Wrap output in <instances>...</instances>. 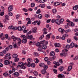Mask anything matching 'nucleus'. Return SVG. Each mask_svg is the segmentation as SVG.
<instances>
[{
    "instance_id": "obj_1",
    "label": "nucleus",
    "mask_w": 78,
    "mask_h": 78,
    "mask_svg": "<svg viewBox=\"0 0 78 78\" xmlns=\"http://www.w3.org/2000/svg\"><path fill=\"white\" fill-rule=\"evenodd\" d=\"M28 62V64H27V63H23L20 62L18 63V65L17 66L18 67H20L21 69H25L26 67L25 66H27L28 67H30L31 66V62H32L33 60L31 59H30L29 58L27 59V60Z\"/></svg>"
},
{
    "instance_id": "obj_2",
    "label": "nucleus",
    "mask_w": 78,
    "mask_h": 78,
    "mask_svg": "<svg viewBox=\"0 0 78 78\" xmlns=\"http://www.w3.org/2000/svg\"><path fill=\"white\" fill-rule=\"evenodd\" d=\"M67 51H68L67 49L63 50L62 53H60V56L62 57H63V56H66V53H67L66 52Z\"/></svg>"
},
{
    "instance_id": "obj_3",
    "label": "nucleus",
    "mask_w": 78,
    "mask_h": 78,
    "mask_svg": "<svg viewBox=\"0 0 78 78\" xmlns=\"http://www.w3.org/2000/svg\"><path fill=\"white\" fill-rule=\"evenodd\" d=\"M30 32H28L27 34L26 35V37H27V39H30V40H31L32 39V38H33V36H29V35H28L29 34H30Z\"/></svg>"
},
{
    "instance_id": "obj_4",
    "label": "nucleus",
    "mask_w": 78,
    "mask_h": 78,
    "mask_svg": "<svg viewBox=\"0 0 78 78\" xmlns=\"http://www.w3.org/2000/svg\"><path fill=\"white\" fill-rule=\"evenodd\" d=\"M13 9V6L12 5H9L8 7V11L10 12Z\"/></svg>"
},
{
    "instance_id": "obj_5",
    "label": "nucleus",
    "mask_w": 78,
    "mask_h": 78,
    "mask_svg": "<svg viewBox=\"0 0 78 78\" xmlns=\"http://www.w3.org/2000/svg\"><path fill=\"white\" fill-rule=\"evenodd\" d=\"M58 31L59 32H60L61 33V34H64V29H62L61 28H60L58 29Z\"/></svg>"
},
{
    "instance_id": "obj_6",
    "label": "nucleus",
    "mask_w": 78,
    "mask_h": 78,
    "mask_svg": "<svg viewBox=\"0 0 78 78\" xmlns=\"http://www.w3.org/2000/svg\"><path fill=\"white\" fill-rule=\"evenodd\" d=\"M55 23L58 25H59L61 24V23L60 22V21L59 20L57 19L55 20Z\"/></svg>"
},
{
    "instance_id": "obj_7",
    "label": "nucleus",
    "mask_w": 78,
    "mask_h": 78,
    "mask_svg": "<svg viewBox=\"0 0 78 78\" xmlns=\"http://www.w3.org/2000/svg\"><path fill=\"white\" fill-rule=\"evenodd\" d=\"M26 20H27V21L28 20V22L27 23V24H31V20H30V18H27L26 19Z\"/></svg>"
},
{
    "instance_id": "obj_8",
    "label": "nucleus",
    "mask_w": 78,
    "mask_h": 78,
    "mask_svg": "<svg viewBox=\"0 0 78 78\" xmlns=\"http://www.w3.org/2000/svg\"><path fill=\"white\" fill-rule=\"evenodd\" d=\"M22 42V43H23V44H26L27 42V38L23 39Z\"/></svg>"
},
{
    "instance_id": "obj_9",
    "label": "nucleus",
    "mask_w": 78,
    "mask_h": 78,
    "mask_svg": "<svg viewBox=\"0 0 78 78\" xmlns=\"http://www.w3.org/2000/svg\"><path fill=\"white\" fill-rule=\"evenodd\" d=\"M9 64V61L7 60L4 61V64L5 65H8Z\"/></svg>"
},
{
    "instance_id": "obj_10",
    "label": "nucleus",
    "mask_w": 78,
    "mask_h": 78,
    "mask_svg": "<svg viewBox=\"0 0 78 78\" xmlns=\"http://www.w3.org/2000/svg\"><path fill=\"white\" fill-rule=\"evenodd\" d=\"M36 30H37V28L35 27L32 29V31L34 33H36Z\"/></svg>"
},
{
    "instance_id": "obj_11",
    "label": "nucleus",
    "mask_w": 78,
    "mask_h": 78,
    "mask_svg": "<svg viewBox=\"0 0 78 78\" xmlns=\"http://www.w3.org/2000/svg\"><path fill=\"white\" fill-rule=\"evenodd\" d=\"M11 55V54L9 53H8L6 54L5 55V57H4V58L5 59H7V57L8 56H9Z\"/></svg>"
},
{
    "instance_id": "obj_12",
    "label": "nucleus",
    "mask_w": 78,
    "mask_h": 78,
    "mask_svg": "<svg viewBox=\"0 0 78 78\" xmlns=\"http://www.w3.org/2000/svg\"><path fill=\"white\" fill-rule=\"evenodd\" d=\"M58 78H64V76L60 74L58 75Z\"/></svg>"
},
{
    "instance_id": "obj_13",
    "label": "nucleus",
    "mask_w": 78,
    "mask_h": 78,
    "mask_svg": "<svg viewBox=\"0 0 78 78\" xmlns=\"http://www.w3.org/2000/svg\"><path fill=\"white\" fill-rule=\"evenodd\" d=\"M13 75L15 76H19V73L18 72H16L13 73Z\"/></svg>"
},
{
    "instance_id": "obj_14",
    "label": "nucleus",
    "mask_w": 78,
    "mask_h": 78,
    "mask_svg": "<svg viewBox=\"0 0 78 78\" xmlns=\"http://www.w3.org/2000/svg\"><path fill=\"white\" fill-rule=\"evenodd\" d=\"M78 5H75L73 7V10H74V11H76V10H77V9H78Z\"/></svg>"
},
{
    "instance_id": "obj_15",
    "label": "nucleus",
    "mask_w": 78,
    "mask_h": 78,
    "mask_svg": "<svg viewBox=\"0 0 78 78\" xmlns=\"http://www.w3.org/2000/svg\"><path fill=\"white\" fill-rule=\"evenodd\" d=\"M41 73L43 75H45L47 73V71L46 70L43 69L41 70Z\"/></svg>"
},
{
    "instance_id": "obj_16",
    "label": "nucleus",
    "mask_w": 78,
    "mask_h": 78,
    "mask_svg": "<svg viewBox=\"0 0 78 78\" xmlns=\"http://www.w3.org/2000/svg\"><path fill=\"white\" fill-rule=\"evenodd\" d=\"M55 47H60V44L59 43H55Z\"/></svg>"
},
{
    "instance_id": "obj_17",
    "label": "nucleus",
    "mask_w": 78,
    "mask_h": 78,
    "mask_svg": "<svg viewBox=\"0 0 78 78\" xmlns=\"http://www.w3.org/2000/svg\"><path fill=\"white\" fill-rule=\"evenodd\" d=\"M75 46V44L73 42L71 43L70 44L71 48H72Z\"/></svg>"
},
{
    "instance_id": "obj_18",
    "label": "nucleus",
    "mask_w": 78,
    "mask_h": 78,
    "mask_svg": "<svg viewBox=\"0 0 78 78\" xmlns=\"http://www.w3.org/2000/svg\"><path fill=\"white\" fill-rule=\"evenodd\" d=\"M60 5V3L58 2H57L54 3V6H58V5Z\"/></svg>"
},
{
    "instance_id": "obj_19",
    "label": "nucleus",
    "mask_w": 78,
    "mask_h": 78,
    "mask_svg": "<svg viewBox=\"0 0 78 78\" xmlns=\"http://www.w3.org/2000/svg\"><path fill=\"white\" fill-rule=\"evenodd\" d=\"M51 56H54V55H55V52L53 51H51L50 52V54Z\"/></svg>"
},
{
    "instance_id": "obj_20",
    "label": "nucleus",
    "mask_w": 78,
    "mask_h": 78,
    "mask_svg": "<svg viewBox=\"0 0 78 78\" xmlns=\"http://www.w3.org/2000/svg\"><path fill=\"white\" fill-rule=\"evenodd\" d=\"M46 39L47 40H49V39L50 38V34H48L47 35H46Z\"/></svg>"
},
{
    "instance_id": "obj_21",
    "label": "nucleus",
    "mask_w": 78,
    "mask_h": 78,
    "mask_svg": "<svg viewBox=\"0 0 78 78\" xmlns=\"http://www.w3.org/2000/svg\"><path fill=\"white\" fill-rule=\"evenodd\" d=\"M58 69L60 70V72H62V71H63V70H64V67L63 66H60L59 67Z\"/></svg>"
},
{
    "instance_id": "obj_22",
    "label": "nucleus",
    "mask_w": 78,
    "mask_h": 78,
    "mask_svg": "<svg viewBox=\"0 0 78 78\" xmlns=\"http://www.w3.org/2000/svg\"><path fill=\"white\" fill-rule=\"evenodd\" d=\"M72 66H69L68 67L67 71L68 72H70L72 70Z\"/></svg>"
},
{
    "instance_id": "obj_23",
    "label": "nucleus",
    "mask_w": 78,
    "mask_h": 78,
    "mask_svg": "<svg viewBox=\"0 0 78 78\" xmlns=\"http://www.w3.org/2000/svg\"><path fill=\"white\" fill-rule=\"evenodd\" d=\"M18 56V55H17L16 54H13L12 55V57L13 58H17Z\"/></svg>"
},
{
    "instance_id": "obj_24",
    "label": "nucleus",
    "mask_w": 78,
    "mask_h": 78,
    "mask_svg": "<svg viewBox=\"0 0 78 78\" xmlns=\"http://www.w3.org/2000/svg\"><path fill=\"white\" fill-rule=\"evenodd\" d=\"M42 48L43 49L45 50L47 48V46L46 45L43 44L42 46Z\"/></svg>"
},
{
    "instance_id": "obj_25",
    "label": "nucleus",
    "mask_w": 78,
    "mask_h": 78,
    "mask_svg": "<svg viewBox=\"0 0 78 78\" xmlns=\"http://www.w3.org/2000/svg\"><path fill=\"white\" fill-rule=\"evenodd\" d=\"M36 46L38 47H41V43L37 42L36 44Z\"/></svg>"
},
{
    "instance_id": "obj_26",
    "label": "nucleus",
    "mask_w": 78,
    "mask_h": 78,
    "mask_svg": "<svg viewBox=\"0 0 78 78\" xmlns=\"http://www.w3.org/2000/svg\"><path fill=\"white\" fill-rule=\"evenodd\" d=\"M12 39H13V41H16V40H17V38L15 37V36H12Z\"/></svg>"
},
{
    "instance_id": "obj_27",
    "label": "nucleus",
    "mask_w": 78,
    "mask_h": 78,
    "mask_svg": "<svg viewBox=\"0 0 78 78\" xmlns=\"http://www.w3.org/2000/svg\"><path fill=\"white\" fill-rule=\"evenodd\" d=\"M12 45H13L14 48L16 47V46L17 45V43L16 41H14L12 42Z\"/></svg>"
},
{
    "instance_id": "obj_28",
    "label": "nucleus",
    "mask_w": 78,
    "mask_h": 78,
    "mask_svg": "<svg viewBox=\"0 0 78 78\" xmlns=\"http://www.w3.org/2000/svg\"><path fill=\"white\" fill-rule=\"evenodd\" d=\"M38 19H41L42 18V15L41 14H40L38 16Z\"/></svg>"
},
{
    "instance_id": "obj_29",
    "label": "nucleus",
    "mask_w": 78,
    "mask_h": 78,
    "mask_svg": "<svg viewBox=\"0 0 78 78\" xmlns=\"http://www.w3.org/2000/svg\"><path fill=\"white\" fill-rule=\"evenodd\" d=\"M44 65H45V64L43 63H41L39 64V66L40 67H43V66H44Z\"/></svg>"
},
{
    "instance_id": "obj_30",
    "label": "nucleus",
    "mask_w": 78,
    "mask_h": 78,
    "mask_svg": "<svg viewBox=\"0 0 78 78\" xmlns=\"http://www.w3.org/2000/svg\"><path fill=\"white\" fill-rule=\"evenodd\" d=\"M33 73L35 76H37L38 75V73L37 71H34Z\"/></svg>"
},
{
    "instance_id": "obj_31",
    "label": "nucleus",
    "mask_w": 78,
    "mask_h": 78,
    "mask_svg": "<svg viewBox=\"0 0 78 78\" xmlns=\"http://www.w3.org/2000/svg\"><path fill=\"white\" fill-rule=\"evenodd\" d=\"M47 1V0H40V2L41 3H44V2H45Z\"/></svg>"
},
{
    "instance_id": "obj_32",
    "label": "nucleus",
    "mask_w": 78,
    "mask_h": 78,
    "mask_svg": "<svg viewBox=\"0 0 78 78\" xmlns=\"http://www.w3.org/2000/svg\"><path fill=\"white\" fill-rule=\"evenodd\" d=\"M65 33H70L71 32V30L70 29H68L65 31Z\"/></svg>"
},
{
    "instance_id": "obj_33",
    "label": "nucleus",
    "mask_w": 78,
    "mask_h": 78,
    "mask_svg": "<svg viewBox=\"0 0 78 78\" xmlns=\"http://www.w3.org/2000/svg\"><path fill=\"white\" fill-rule=\"evenodd\" d=\"M18 29L19 31H21L22 30V29L21 26H19L18 27Z\"/></svg>"
},
{
    "instance_id": "obj_34",
    "label": "nucleus",
    "mask_w": 78,
    "mask_h": 78,
    "mask_svg": "<svg viewBox=\"0 0 78 78\" xmlns=\"http://www.w3.org/2000/svg\"><path fill=\"white\" fill-rule=\"evenodd\" d=\"M20 37L21 38H23V39H25V37H26V36L25 35H21L20 36Z\"/></svg>"
},
{
    "instance_id": "obj_35",
    "label": "nucleus",
    "mask_w": 78,
    "mask_h": 78,
    "mask_svg": "<svg viewBox=\"0 0 78 78\" xmlns=\"http://www.w3.org/2000/svg\"><path fill=\"white\" fill-rule=\"evenodd\" d=\"M45 41L43 40V41H40V44H45Z\"/></svg>"
},
{
    "instance_id": "obj_36",
    "label": "nucleus",
    "mask_w": 78,
    "mask_h": 78,
    "mask_svg": "<svg viewBox=\"0 0 78 78\" xmlns=\"http://www.w3.org/2000/svg\"><path fill=\"white\" fill-rule=\"evenodd\" d=\"M13 28H14V27L12 26H11L9 27V30H13Z\"/></svg>"
},
{
    "instance_id": "obj_37",
    "label": "nucleus",
    "mask_w": 78,
    "mask_h": 78,
    "mask_svg": "<svg viewBox=\"0 0 78 78\" xmlns=\"http://www.w3.org/2000/svg\"><path fill=\"white\" fill-rule=\"evenodd\" d=\"M44 34H43L40 37H39V39H40V40H42V39H43V38H44Z\"/></svg>"
},
{
    "instance_id": "obj_38",
    "label": "nucleus",
    "mask_w": 78,
    "mask_h": 78,
    "mask_svg": "<svg viewBox=\"0 0 78 78\" xmlns=\"http://www.w3.org/2000/svg\"><path fill=\"white\" fill-rule=\"evenodd\" d=\"M44 69H45V70H47V69H48V66H47V65L44 66Z\"/></svg>"
},
{
    "instance_id": "obj_39",
    "label": "nucleus",
    "mask_w": 78,
    "mask_h": 78,
    "mask_svg": "<svg viewBox=\"0 0 78 78\" xmlns=\"http://www.w3.org/2000/svg\"><path fill=\"white\" fill-rule=\"evenodd\" d=\"M35 66H35V64H34V63H32L31 64V66L32 67H35Z\"/></svg>"
},
{
    "instance_id": "obj_40",
    "label": "nucleus",
    "mask_w": 78,
    "mask_h": 78,
    "mask_svg": "<svg viewBox=\"0 0 78 78\" xmlns=\"http://www.w3.org/2000/svg\"><path fill=\"white\" fill-rule=\"evenodd\" d=\"M31 6L32 8H33V7H34V6H35V4L34 3H32L31 4Z\"/></svg>"
},
{
    "instance_id": "obj_41",
    "label": "nucleus",
    "mask_w": 78,
    "mask_h": 78,
    "mask_svg": "<svg viewBox=\"0 0 78 78\" xmlns=\"http://www.w3.org/2000/svg\"><path fill=\"white\" fill-rule=\"evenodd\" d=\"M35 60H36V61L35 62V63L36 64H37V63L39 62V60L38 59H37V58H36Z\"/></svg>"
},
{
    "instance_id": "obj_42",
    "label": "nucleus",
    "mask_w": 78,
    "mask_h": 78,
    "mask_svg": "<svg viewBox=\"0 0 78 78\" xmlns=\"http://www.w3.org/2000/svg\"><path fill=\"white\" fill-rule=\"evenodd\" d=\"M8 14L9 16H12V13L11 12H8Z\"/></svg>"
},
{
    "instance_id": "obj_43",
    "label": "nucleus",
    "mask_w": 78,
    "mask_h": 78,
    "mask_svg": "<svg viewBox=\"0 0 78 78\" xmlns=\"http://www.w3.org/2000/svg\"><path fill=\"white\" fill-rule=\"evenodd\" d=\"M36 13L37 14H40L41 13V10L40 9L38 10L36 12Z\"/></svg>"
},
{
    "instance_id": "obj_44",
    "label": "nucleus",
    "mask_w": 78,
    "mask_h": 78,
    "mask_svg": "<svg viewBox=\"0 0 78 78\" xmlns=\"http://www.w3.org/2000/svg\"><path fill=\"white\" fill-rule=\"evenodd\" d=\"M70 48V46L69 44H67L66 46V48L67 49H69V48Z\"/></svg>"
},
{
    "instance_id": "obj_45",
    "label": "nucleus",
    "mask_w": 78,
    "mask_h": 78,
    "mask_svg": "<svg viewBox=\"0 0 78 78\" xmlns=\"http://www.w3.org/2000/svg\"><path fill=\"white\" fill-rule=\"evenodd\" d=\"M8 75V73H5L3 74V75L5 76H7Z\"/></svg>"
},
{
    "instance_id": "obj_46",
    "label": "nucleus",
    "mask_w": 78,
    "mask_h": 78,
    "mask_svg": "<svg viewBox=\"0 0 78 78\" xmlns=\"http://www.w3.org/2000/svg\"><path fill=\"white\" fill-rule=\"evenodd\" d=\"M17 41H18V42H22V40L20 38H17Z\"/></svg>"
},
{
    "instance_id": "obj_47",
    "label": "nucleus",
    "mask_w": 78,
    "mask_h": 78,
    "mask_svg": "<svg viewBox=\"0 0 78 78\" xmlns=\"http://www.w3.org/2000/svg\"><path fill=\"white\" fill-rule=\"evenodd\" d=\"M41 50H42V47H41H41H38V51H41Z\"/></svg>"
},
{
    "instance_id": "obj_48",
    "label": "nucleus",
    "mask_w": 78,
    "mask_h": 78,
    "mask_svg": "<svg viewBox=\"0 0 78 78\" xmlns=\"http://www.w3.org/2000/svg\"><path fill=\"white\" fill-rule=\"evenodd\" d=\"M18 29V27H13V30H17Z\"/></svg>"
},
{
    "instance_id": "obj_49",
    "label": "nucleus",
    "mask_w": 78,
    "mask_h": 78,
    "mask_svg": "<svg viewBox=\"0 0 78 78\" xmlns=\"http://www.w3.org/2000/svg\"><path fill=\"white\" fill-rule=\"evenodd\" d=\"M71 41H72V40L71 39H68L67 40V42L68 43H70V42H71Z\"/></svg>"
},
{
    "instance_id": "obj_50",
    "label": "nucleus",
    "mask_w": 78,
    "mask_h": 78,
    "mask_svg": "<svg viewBox=\"0 0 78 78\" xmlns=\"http://www.w3.org/2000/svg\"><path fill=\"white\" fill-rule=\"evenodd\" d=\"M53 71H54V73H57V70L55 69H53Z\"/></svg>"
},
{
    "instance_id": "obj_51",
    "label": "nucleus",
    "mask_w": 78,
    "mask_h": 78,
    "mask_svg": "<svg viewBox=\"0 0 78 78\" xmlns=\"http://www.w3.org/2000/svg\"><path fill=\"white\" fill-rule=\"evenodd\" d=\"M34 55L35 56H38V53L37 52H34Z\"/></svg>"
},
{
    "instance_id": "obj_52",
    "label": "nucleus",
    "mask_w": 78,
    "mask_h": 78,
    "mask_svg": "<svg viewBox=\"0 0 78 78\" xmlns=\"http://www.w3.org/2000/svg\"><path fill=\"white\" fill-rule=\"evenodd\" d=\"M5 19H8V18H9V16L7 15H5Z\"/></svg>"
},
{
    "instance_id": "obj_53",
    "label": "nucleus",
    "mask_w": 78,
    "mask_h": 78,
    "mask_svg": "<svg viewBox=\"0 0 78 78\" xmlns=\"http://www.w3.org/2000/svg\"><path fill=\"white\" fill-rule=\"evenodd\" d=\"M64 19H60V23H62L63 22H64Z\"/></svg>"
},
{
    "instance_id": "obj_54",
    "label": "nucleus",
    "mask_w": 78,
    "mask_h": 78,
    "mask_svg": "<svg viewBox=\"0 0 78 78\" xmlns=\"http://www.w3.org/2000/svg\"><path fill=\"white\" fill-rule=\"evenodd\" d=\"M19 60V58H15V62H17V61H18Z\"/></svg>"
},
{
    "instance_id": "obj_55",
    "label": "nucleus",
    "mask_w": 78,
    "mask_h": 78,
    "mask_svg": "<svg viewBox=\"0 0 78 78\" xmlns=\"http://www.w3.org/2000/svg\"><path fill=\"white\" fill-rule=\"evenodd\" d=\"M73 22H77L78 21V19H73Z\"/></svg>"
},
{
    "instance_id": "obj_56",
    "label": "nucleus",
    "mask_w": 78,
    "mask_h": 78,
    "mask_svg": "<svg viewBox=\"0 0 78 78\" xmlns=\"http://www.w3.org/2000/svg\"><path fill=\"white\" fill-rule=\"evenodd\" d=\"M52 11L53 13H55V12H56V9H53Z\"/></svg>"
},
{
    "instance_id": "obj_57",
    "label": "nucleus",
    "mask_w": 78,
    "mask_h": 78,
    "mask_svg": "<svg viewBox=\"0 0 78 78\" xmlns=\"http://www.w3.org/2000/svg\"><path fill=\"white\" fill-rule=\"evenodd\" d=\"M22 28V30H25L26 29V27L25 26H23Z\"/></svg>"
},
{
    "instance_id": "obj_58",
    "label": "nucleus",
    "mask_w": 78,
    "mask_h": 78,
    "mask_svg": "<svg viewBox=\"0 0 78 78\" xmlns=\"http://www.w3.org/2000/svg\"><path fill=\"white\" fill-rule=\"evenodd\" d=\"M56 58V56H54L53 57H52L51 58V61H53L54 60V59H55Z\"/></svg>"
},
{
    "instance_id": "obj_59",
    "label": "nucleus",
    "mask_w": 78,
    "mask_h": 78,
    "mask_svg": "<svg viewBox=\"0 0 78 78\" xmlns=\"http://www.w3.org/2000/svg\"><path fill=\"white\" fill-rule=\"evenodd\" d=\"M63 36H64L65 37H68V36H69V35H68V34H63Z\"/></svg>"
},
{
    "instance_id": "obj_60",
    "label": "nucleus",
    "mask_w": 78,
    "mask_h": 78,
    "mask_svg": "<svg viewBox=\"0 0 78 78\" xmlns=\"http://www.w3.org/2000/svg\"><path fill=\"white\" fill-rule=\"evenodd\" d=\"M23 10L25 11V12H27L28 11V10L25 8H23Z\"/></svg>"
},
{
    "instance_id": "obj_61",
    "label": "nucleus",
    "mask_w": 78,
    "mask_h": 78,
    "mask_svg": "<svg viewBox=\"0 0 78 78\" xmlns=\"http://www.w3.org/2000/svg\"><path fill=\"white\" fill-rule=\"evenodd\" d=\"M3 15H4V12H2L0 13V16H2Z\"/></svg>"
},
{
    "instance_id": "obj_62",
    "label": "nucleus",
    "mask_w": 78,
    "mask_h": 78,
    "mask_svg": "<svg viewBox=\"0 0 78 78\" xmlns=\"http://www.w3.org/2000/svg\"><path fill=\"white\" fill-rule=\"evenodd\" d=\"M5 37L6 39H8V35L7 34H6L5 35Z\"/></svg>"
},
{
    "instance_id": "obj_63",
    "label": "nucleus",
    "mask_w": 78,
    "mask_h": 78,
    "mask_svg": "<svg viewBox=\"0 0 78 78\" xmlns=\"http://www.w3.org/2000/svg\"><path fill=\"white\" fill-rule=\"evenodd\" d=\"M3 36V33H2L0 34V38H1Z\"/></svg>"
},
{
    "instance_id": "obj_64",
    "label": "nucleus",
    "mask_w": 78,
    "mask_h": 78,
    "mask_svg": "<svg viewBox=\"0 0 78 78\" xmlns=\"http://www.w3.org/2000/svg\"><path fill=\"white\" fill-rule=\"evenodd\" d=\"M55 22V20L52 19L51 21V22H52V23H54Z\"/></svg>"
}]
</instances>
